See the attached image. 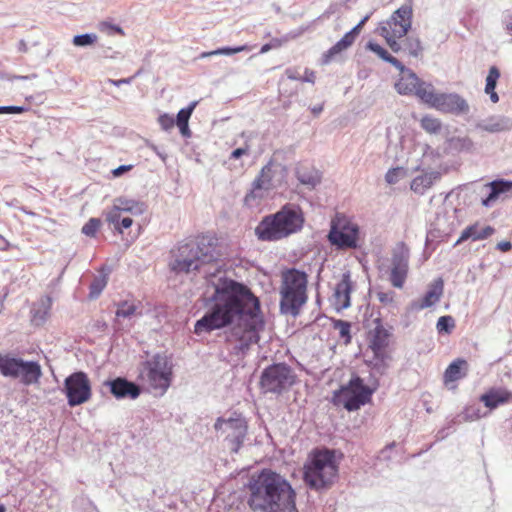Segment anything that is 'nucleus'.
I'll list each match as a JSON object with an SVG mask.
<instances>
[{"label":"nucleus","instance_id":"nucleus-61","mask_svg":"<svg viewBox=\"0 0 512 512\" xmlns=\"http://www.w3.org/2000/svg\"><path fill=\"white\" fill-rule=\"evenodd\" d=\"M512 244L509 241H501L497 244V249H499L502 252H507L511 250Z\"/></svg>","mask_w":512,"mask_h":512},{"label":"nucleus","instance_id":"nucleus-38","mask_svg":"<svg viewBox=\"0 0 512 512\" xmlns=\"http://www.w3.org/2000/svg\"><path fill=\"white\" fill-rule=\"evenodd\" d=\"M98 37L94 33L78 34L73 37L72 43L77 47H87L93 45Z\"/></svg>","mask_w":512,"mask_h":512},{"label":"nucleus","instance_id":"nucleus-2","mask_svg":"<svg viewBox=\"0 0 512 512\" xmlns=\"http://www.w3.org/2000/svg\"><path fill=\"white\" fill-rule=\"evenodd\" d=\"M247 490V504L254 512H298L290 483L271 470L253 475Z\"/></svg>","mask_w":512,"mask_h":512},{"label":"nucleus","instance_id":"nucleus-20","mask_svg":"<svg viewBox=\"0 0 512 512\" xmlns=\"http://www.w3.org/2000/svg\"><path fill=\"white\" fill-rule=\"evenodd\" d=\"M475 128L488 133H501L512 130V117L494 114L476 122Z\"/></svg>","mask_w":512,"mask_h":512},{"label":"nucleus","instance_id":"nucleus-48","mask_svg":"<svg viewBox=\"0 0 512 512\" xmlns=\"http://www.w3.org/2000/svg\"><path fill=\"white\" fill-rule=\"evenodd\" d=\"M437 329L441 332L450 333L451 330L454 328L455 323L454 319L451 316H441L437 321Z\"/></svg>","mask_w":512,"mask_h":512},{"label":"nucleus","instance_id":"nucleus-49","mask_svg":"<svg viewBox=\"0 0 512 512\" xmlns=\"http://www.w3.org/2000/svg\"><path fill=\"white\" fill-rule=\"evenodd\" d=\"M158 122L162 129L168 131L172 129L175 125V119L169 114H163L159 117Z\"/></svg>","mask_w":512,"mask_h":512},{"label":"nucleus","instance_id":"nucleus-6","mask_svg":"<svg viewBox=\"0 0 512 512\" xmlns=\"http://www.w3.org/2000/svg\"><path fill=\"white\" fill-rule=\"evenodd\" d=\"M296 374L288 364L273 363L263 369L260 376V389L264 394L281 395L296 382Z\"/></svg>","mask_w":512,"mask_h":512},{"label":"nucleus","instance_id":"nucleus-13","mask_svg":"<svg viewBox=\"0 0 512 512\" xmlns=\"http://www.w3.org/2000/svg\"><path fill=\"white\" fill-rule=\"evenodd\" d=\"M390 333L382 325L378 324L370 333L369 348L373 352V368L383 373L387 367L386 361L389 358L387 347L389 345Z\"/></svg>","mask_w":512,"mask_h":512},{"label":"nucleus","instance_id":"nucleus-16","mask_svg":"<svg viewBox=\"0 0 512 512\" xmlns=\"http://www.w3.org/2000/svg\"><path fill=\"white\" fill-rule=\"evenodd\" d=\"M372 12L365 15L361 21L354 26L349 32H347L339 41H337L328 51L322 56V64L327 65L342 51L349 48L356 40L364 24L371 17Z\"/></svg>","mask_w":512,"mask_h":512},{"label":"nucleus","instance_id":"nucleus-46","mask_svg":"<svg viewBox=\"0 0 512 512\" xmlns=\"http://www.w3.org/2000/svg\"><path fill=\"white\" fill-rule=\"evenodd\" d=\"M101 226L99 218H90L88 222L82 227V233L88 237H95L98 229Z\"/></svg>","mask_w":512,"mask_h":512},{"label":"nucleus","instance_id":"nucleus-8","mask_svg":"<svg viewBox=\"0 0 512 512\" xmlns=\"http://www.w3.org/2000/svg\"><path fill=\"white\" fill-rule=\"evenodd\" d=\"M0 373L5 377H21V382L25 385L37 383L42 376L38 362L24 361L9 354H0Z\"/></svg>","mask_w":512,"mask_h":512},{"label":"nucleus","instance_id":"nucleus-1","mask_svg":"<svg viewBox=\"0 0 512 512\" xmlns=\"http://www.w3.org/2000/svg\"><path fill=\"white\" fill-rule=\"evenodd\" d=\"M211 239L205 236L179 244L172 251L170 269L176 274L203 271L206 277L204 315L194 325L198 336L231 327L225 339L236 355L260 339L265 321L260 300L243 283L228 278L216 260Z\"/></svg>","mask_w":512,"mask_h":512},{"label":"nucleus","instance_id":"nucleus-10","mask_svg":"<svg viewBox=\"0 0 512 512\" xmlns=\"http://www.w3.org/2000/svg\"><path fill=\"white\" fill-rule=\"evenodd\" d=\"M214 429L225 436L230 450L238 453L247 435L248 425L244 417L234 414L229 418L218 417Z\"/></svg>","mask_w":512,"mask_h":512},{"label":"nucleus","instance_id":"nucleus-43","mask_svg":"<svg viewBox=\"0 0 512 512\" xmlns=\"http://www.w3.org/2000/svg\"><path fill=\"white\" fill-rule=\"evenodd\" d=\"M106 284L107 278L105 275L95 278L90 284V298H97L105 288Z\"/></svg>","mask_w":512,"mask_h":512},{"label":"nucleus","instance_id":"nucleus-64","mask_svg":"<svg viewBox=\"0 0 512 512\" xmlns=\"http://www.w3.org/2000/svg\"><path fill=\"white\" fill-rule=\"evenodd\" d=\"M27 50L28 48L26 42L24 40H20L18 43V51L25 53Z\"/></svg>","mask_w":512,"mask_h":512},{"label":"nucleus","instance_id":"nucleus-63","mask_svg":"<svg viewBox=\"0 0 512 512\" xmlns=\"http://www.w3.org/2000/svg\"><path fill=\"white\" fill-rule=\"evenodd\" d=\"M323 111V104H320V105H316L314 107L311 108V112L317 116L319 115L321 112Z\"/></svg>","mask_w":512,"mask_h":512},{"label":"nucleus","instance_id":"nucleus-21","mask_svg":"<svg viewBox=\"0 0 512 512\" xmlns=\"http://www.w3.org/2000/svg\"><path fill=\"white\" fill-rule=\"evenodd\" d=\"M272 162L266 164L260 171L259 176L252 183V190L245 196V203L252 205V201L261 198L262 190H269L272 186Z\"/></svg>","mask_w":512,"mask_h":512},{"label":"nucleus","instance_id":"nucleus-33","mask_svg":"<svg viewBox=\"0 0 512 512\" xmlns=\"http://www.w3.org/2000/svg\"><path fill=\"white\" fill-rule=\"evenodd\" d=\"M467 362L463 359H457L453 361L445 370L444 380L446 383L460 380L465 376L462 372V367L466 366Z\"/></svg>","mask_w":512,"mask_h":512},{"label":"nucleus","instance_id":"nucleus-29","mask_svg":"<svg viewBox=\"0 0 512 512\" xmlns=\"http://www.w3.org/2000/svg\"><path fill=\"white\" fill-rule=\"evenodd\" d=\"M412 94L416 95L422 102L433 108L439 96V93L435 92L434 86L431 83H427L422 80L418 82L417 87Z\"/></svg>","mask_w":512,"mask_h":512},{"label":"nucleus","instance_id":"nucleus-28","mask_svg":"<svg viewBox=\"0 0 512 512\" xmlns=\"http://www.w3.org/2000/svg\"><path fill=\"white\" fill-rule=\"evenodd\" d=\"M441 174L437 171H430L415 177L411 182V190L417 194H424L427 189H429L433 183L439 180Z\"/></svg>","mask_w":512,"mask_h":512},{"label":"nucleus","instance_id":"nucleus-42","mask_svg":"<svg viewBox=\"0 0 512 512\" xmlns=\"http://www.w3.org/2000/svg\"><path fill=\"white\" fill-rule=\"evenodd\" d=\"M334 328L339 331V335L341 338L345 340V344L350 343L351 341V324L348 321L344 320H336L334 322Z\"/></svg>","mask_w":512,"mask_h":512},{"label":"nucleus","instance_id":"nucleus-4","mask_svg":"<svg viewBox=\"0 0 512 512\" xmlns=\"http://www.w3.org/2000/svg\"><path fill=\"white\" fill-rule=\"evenodd\" d=\"M307 274L295 268L282 272L280 287V311L282 314L293 317L299 314L300 308L306 303Z\"/></svg>","mask_w":512,"mask_h":512},{"label":"nucleus","instance_id":"nucleus-19","mask_svg":"<svg viewBox=\"0 0 512 512\" xmlns=\"http://www.w3.org/2000/svg\"><path fill=\"white\" fill-rule=\"evenodd\" d=\"M104 385L109 388L110 393L116 399L128 398L134 400L141 394L140 386L124 377L107 380L104 382Z\"/></svg>","mask_w":512,"mask_h":512},{"label":"nucleus","instance_id":"nucleus-60","mask_svg":"<svg viewBox=\"0 0 512 512\" xmlns=\"http://www.w3.org/2000/svg\"><path fill=\"white\" fill-rule=\"evenodd\" d=\"M133 223V220L130 218V217H123L119 223L120 225V233H122V230L123 229H127L129 227H131Z\"/></svg>","mask_w":512,"mask_h":512},{"label":"nucleus","instance_id":"nucleus-37","mask_svg":"<svg viewBox=\"0 0 512 512\" xmlns=\"http://www.w3.org/2000/svg\"><path fill=\"white\" fill-rule=\"evenodd\" d=\"M421 127L428 133L436 134L441 129V122L437 118L424 116L421 119Z\"/></svg>","mask_w":512,"mask_h":512},{"label":"nucleus","instance_id":"nucleus-54","mask_svg":"<svg viewBox=\"0 0 512 512\" xmlns=\"http://www.w3.org/2000/svg\"><path fill=\"white\" fill-rule=\"evenodd\" d=\"M388 63H390L392 66H394L396 69H398L402 74H404V72H407L409 71L410 69H407L397 58L395 57H391L390 59H388Z\"/></svg>","mask_w":512,"mask_h":512},{"label":"nucleus","instance_id":"nucleus-27","mask_svg":"<svg viewBox=\"0 0 512 512\" xmlns=\"http://www.w3.org/2000/svg\"><path fill=\"white\" fill-rule=\"evenodd\" d=\"M296 178L309 189H314L321 182V174L313 167L300 166L296 169Z\"/></svg>","mask_w":512,"mask_h":512},{"label":"nucleus","instance_id":"nucleus-39","mask_svg":"<svg viewBox=\"0 0 512 512\" xmlns=\"http://www.w3.org/2000/svg\"><path fill=\"white\" fill-rule=\"evenodd\" d=\"M500 77V71L496 66H491L486 77L485 93L495 91L497 80Z\"/></svg>","mask_w":512,"mask_h":512},{"label":"nucleus","instance_id":"nucleus-31","mask_svg":"<svg viewBox=\"0 0 512 512\" xmlns=\"http://www.w3.org/2000/svg\"><path fill=\"white\" fill-rule=\"evenodd\" d=\"M114 205L121 212H127L132 215H141L146 210V205L143 202L125 197H118L114 200Z\"/></svg>","mask_w":512,"mask_h":512},{"label":"nucleus","instance_id":"nucleus-53","mask_svg":"<svg viewBox=\"0 0 512 512\" xmlns=\"http://www.w3.org/2000/svg\"><path fill=\"white\" fill-rule=\"evenodd\" d=\"M377 298L383 304H390L393 302L394 293L391 291L390 292H378Z\"/></svg>","mask_w":512,"mask_h":512},{"label":"nucleus","instance_id":"nucleus-24","mask_svg":"<svg viewBox=\"0 0 512 512\" xmlns=\"http://www.w3.org/2000/svg\"><path fill=\"white\" fill-rule=\"evenodd\" d=\"M352 291V282L350 273L342 275V279L336 284L334 290L335 305L338 309H346L350 306V294Z\"/></svg>","mask_w":512,"mask_h":512},{"label":"nucleus","instance_id":"nucleus-34","mask_svg":"<svg viewBox=\"0 0 512 512\" xmlns=\"http://www.w3.org/2000/svg\"><path fill=\"white\" fill-rule=\"evenodd\" d=\"M474 146L473 140L468 136H457L449 139V147L457 152H471Z\"/></svg>","mask_w":512,"mask_h":512},{"label":"nucleus","instance_id":"nucleus-51","mask_svg":"<svg viewBox=\"0 0 512 512\" xmlns=\"http://www.w3.org/2000/svg\"><path fill=\"white\" fill-rule=\"evenodd\" d=\"M26 110L23 106H0V114L1 113H7V114H20Z\"/></svg>","mask_w":512,"mask_h":512},{"label":"nucleus","instance_id":"nucleus-35","mask_svg":"<svg viewBox=\"0 0 512 512\" xmlns=\"http://www.w3.org/2000/svg\"><path fill=\"white\" fill-rule=\"evenodd\" d=\"M403 51L407 52L411 57L418 58L422 55L423 47L418 37H407L403 41Z\"/></svg>","mask_w":512,"mask_h":512},{"label":"nucleus","instance_id":"nucleus-25","mask_svg":"<svg viewBox=\"0 0 512 512\" xmlns=\"http://www.w3.org/2000/svg\"><path fill=\"white\" fill-rule=\"evenodd\" d=\"M494 228L491 226H480L478 223L466 227L454 246L461 244L466 240L479 241L490 237L494 233Z\"/></svg>","mask_w":512,"mask_h":512},{"label":"nucleus","instance_id":"nucleus-18","mask_svg":"<svg viewBox=\"0 0 512 512\" xmlns=\"http://www.w3.org/2000/svg\"><path fill=\"white\" fill-rule=\"evenodd\" d=\"M444 291V282L442 278L435 279L429 286L425 295L417 300H413L407 307L409 312H418L420 310L429 308L436 304Z\"/></svg>","mask_w":512,"mask_h":512},{"label":"nucleus","instance_id":"nucleus-40","mask_svg":"<svg viewBox=\"0 0 512 512\" xmlns=\"http://www.w3.org/2000/svg\"><path fill=\"white\" fill-rule=\"evenodd\" d=\"M379 34L385 38L393 52L398 53L403 50V44L401 45L397 42V39H399L398 36L388 33L385 28H379Z\"/></svg>","mask_w":512,"mask_h":512},{"label":"nucleus","instance_id":"nucleus-30","mask_svg":"<svg viewBox=\"0 0 512 512\" xmlns=\"http://www.w3.org/2000/svg\"><path fill=\"white\" fill-rule=\"evenodd\" d=\"M419 81L418 76L412 70H409L400 75L399 80L395 84V88L399 94L412 95Z\"/></svg>","mask_w":512,"mask_h":512},{"label":"nucleus","instance_id":"nucleus-14","mask_svg":"<svg viewBox=\"0 0 512 512\" xmlns=\"http://www.w3.org/2000/svg\"><path fill=\"white\" fill-rule=\"evenodd\" d=\"M409 268V249L401 242L393 249L390 282L395 288H402Z\"/></svg>","mask_w":512,"mask_h":512},{"label":"nucleus","instance_id":"nucleus-56","mask_svg":"<svg viewBox=\"0 0 512 512\" xmlns=\"http://www.w3.org/2000/svg\"><path fill=\"white\" fill-rule=\"evenodd\" d=\"M248 152V145L245 147H240L232 151L231 158L232 159H239L242 155L246 154Z\"/></svg>","mask_w":512,"mask_h":512},{"label":"nucleus","instance_id":"nucleus-41","mask_svg":"<svg viewBox=\"0 0 512 512\" xmlns=\"http://www.w3.org/2000/svg\"><path fill=\"white\" fill-rule=\"evenodd\" d=\"M136 309L135 304L122 301L117 306L116 317L130 318L136 313Z\"/></svg>","mask_w":512,"mask_h":512},{"label":"nucleus","instance_id":"nucleus-32","mask_svg":"<svg viewBox=\"0 0 512 512\" xmlns=\"http://www.w3.org/2000/svg\"><path fill=\"white\" fill-rule=\"evenodd\" d=\"M52 306V299L49 296L42 297L38 303L33 307L32 313H33V321L40 325L42 324L51 309Z\"/></svg>","mask_w":512,"mask_h":512},{"label":"nucleus","instance_id":"nucleus-58","mask_svg":"<svg viewBox=\"0 0 512 512\" xmlns=\"http://www.w3.org/2000/svg\"><path fill=\"white\" fill-rule=\"evenodd\" d=\"M135 76L129 78H123L119 80L109 79L108 82L114 86H121L123 84H130Z\"/></svg>","mask_w":512,"mask_h":512},{"label":"nucleus","instance_id":"nucleus-23","mask_svg":"<svg viewBox=\"0 0 512 512\" xmlns=\"http://www.w3.org/2000/svg\"><path fill=\"white\" fill-rule=\"evenodd\" d=\"M487 196L482 199L481 203L485 207H491L501 195L512 194V181L495 180L484 186Z\"/></svg>","mask_w":512,"mask_h":512},{"label":"nucleus","instance_id":"nucleus-50","mask_svg":"<svg viewBox=\"0 0 512 512\" xmlns=\"http://www.w3.org/2000/svg\"><path fill=\"white\" fill-rule=\"evenodd\" d=\"M100 30L103 32L108 33L109 35L113 33H119L124 34L123 29L120 26L108 23V22H102L100 24Z\"/></svg>","mask_w":512,"mask_h":512},{"label":"nucleus","instance_id":"nucleus-45","mask_svg":"<svg viewBox=\"0 0 512 512\" xmlns=\"http://www.w3.org/2000/svg\"><path fill=\"white\" fill-rule=\"evenodd\" d=\"M366 49L375 53L379 58H381L385 62H388V59L392 57V55L389 54L385 48H383L381 45L373 41H369L366 44Z\"/></svg>","mask_w":512,"mask_h":512},{"label":"nucleus","instance_id":"nucleus-62","mask_svg":"<svg viewBox=\"0 0 512 512\" xmlns=\"http://www.w3.org/2000/svg\"><path fill=\"white\" fill-rule=\"evenodd\" d=\"M179 127V130H180V133L184 136V137H188L190 136V129H189V126H188V123L185 124V125H177Z\"/></svg>","mask_w":512,"mask_h":512},{"label":"nucleus","instance_id":"nucleus-52","mask_svg":"<svg viewBox=\"0 0 512 512\" xmlns=\"http://www.w3.org/2000/svg\"><path fill=\"white\" fill-rule=\"evenodd\" d=\"M399 168L389 169L385 175V180L389 184H394L398 181Z\"/></svg>","mask_w":512,"mask_h":512},{"label":"nucleus","instance_id":"nucleus-11","mask_svg":"<svg viewBox=\"0 0 512 512\" xmlns=\"http://www.w3.org/2000/svg\"><path fill=\"white\" fill-rule=\"evenodd\" d=\"M63 392L70 407L86 403L91 398V383L86 373L82 371L70 374L64 380Z\"/></svg>","mask_w":512,"mask_h":512},{"label":"nucleus","instance_id":"nucleus-3","mask_svg":"<svg viewBox=\"0 0 512 512\" xmlns=\"http://www.w3.org/2000/svg\"><path fill=\"white\" fill-rule=\"evenodd\" d=\"M304 218L296 205L286 204L278 212L265 216L255 228L261 241H278L301 230Z\"/></svg>","mask_w":512,"mask_h":512},{"label":"nucleus","instance_id":"nucleus-55","mask_svg":"<svg viewBox=\"0 0 512 512\" xmlns=\"http://www.w3.org/2000/svg\"><path fill=\"white\" fill-rule=\"evenodd\" d=\"M131 169H132L131 165H120L119 167H117L114 170H112V174H113L114 177H120L124 173L128 172Z\"/></svg>","mask_w":512,"mask_h":512},{"label":"nucleus","instance_id":"nucleus-26","mask_svg":"<svg viewBox=\"0 0 512 512\" xmlns=\"http://www.w3.org/2000/svg\"><path fill=\"white\" fill-rule=\"evenodd\" d=\"M512 393L505 389H491L480 397L481 402L489 409H495L499 405L507 403Z\"/></svg>","mask_w":512,"mask_h":512},{"label":"nucleus","instance_id":"nucleus-17","mask_svg":"<svg viewBox=\"0 0 512 512\" xmlns=\"http://www.w3.org/2000/svg\"><path fill=\"white\" fill-rule=\"evenodd\" d=\"M434 108L456 116L468 114L470 111L468 102L457 93H439Z\"/></svg>","mask_w":512,"mask_h":512},{"label":"nucleus","instance_id":"nucleus-57","mask_svg":"<svg viewBox=\"0 0 512 512\" xmlns=\"http://www.w3.org/2000/svg\"><path fill=\"white\" fill-rule=\"evenodd\" d=\"M302 82L314 83L315 82V73L309 69H305L304 77H301Z\"/></svg>","mask_w":512,"mask_h":512},{"label":"nucleus","instance_id":"nucleus-7","mask_svg":"<svg viewBox=\"0 0 512 512\" xmlns=\"http://www.w3.org/2000/svg\"><path fill=\"white\" fill-rule=\"evenodd\" d=\"M373 390L358 375L352 376L346 385L333 393L332 402L347 411H356L371 400Z\"/></svg>","mask_w":512,"mask_h":512},{"label":"nucleus","instance_id":"nucleus-44","mask_svg":"<svg viewBox=\"0 0 512 512\" xmlns=\"http://www.w3.org/2000/svg\"><path fill=\"white\" fill-rule=\"evenodd\" d=\"M197 105V102L194 101L192 103L189 104L188 107L186 108H183L181 109L178 113H177V116H176V124L177 125H185L188 123L190 117H191V114L193 112V110L195 109Z\"/></svg>","mask_w":512,"mask_h":512},{"label":"nucleus","instance_id":"nucleus-12","mask_svg":"<svg viewBox=\"0 0 512 512\" xmlns=\"http://www.w3.org/2000/svg\"><path fill=\"white\" fill-rule=\"evenodd\" d=\"M147 380L151 387L165 392L171 383L172 367L165 355L156 354L144 362Z\"/></svg>","mask_w":512,"mask_h":512},{"label":"nucleus","instance_id":"nucleus-36","mask_svg":"<svg viewBox=\"0 0 512 512\" xmlns=\"http://www.w3.org/2000/svg\"><path fill=\"white\" fill-rule=\"evenodd\" d=\"M248 50H249V47L247 45H241V46H236V47H222V48H218L213 51L202 52L200 54L199 58L203 59V58H207L210 56H216V55L230 56V55L240 53L243 51H248Z\"/></svg>","mask_w":512,"mask_h":512},{"label":"nucleus","instance_id":"nucleus-47","mask_svg":"<svg viewBox=\"0 0 512 512\" xmlns=\"http://www.w3.org/2000/svg\"><path fill=\"white\" fill-rule=\"evenodd\" d=\"M106 221L112 224L115 230L120 231V221H121V211L116 208V205L113 204L111 210L105 213Z\"/></svg>","mask_w":512,"mask_h":512},{"label":"nucleus","instance_id":"nucleus-22","mask_svg":"<svg viewBox=\"0 0 512 512\" xmlns=\"http://www.w3.org/2000/svg\"><path fill=\"white\" fill-rule=\"evenodd\" d=\"M460 212L461 210L457 208H451L437 213L434 223L435 229L444 235H449L461 224L458 216Z\"/></svg>","mask_w":512,"mask_h":512},{"label":"nucleus","instance_id":"nucleus-59","mask_svg":"<svg viewBox=\"0 0 512 512\" xmlns=\"http://www.w3.org/2000/svg\"><path fill=\"white\" fill-rule=\"evenodd\" d=\"M285 74L288 77V79L301 80L300 74L296 69L288 68L286 69Z\"/></svg>","mask_w":512,"mask_h":512},{"label":"nucleus","instance_id":"nucleus-9","mask_svg":"<svg viewBox=\"0 0 512 512\" xmlns=\"http://www.w3.org/2000/svg\"><path fill=\"white\" fill-rule=\"evenodd\" d=\"M359 226L346 216L336 214L331 220L328 241L337 249H355L358 247Z\"/></svg>","mask_w":512,"mask_h":512},{"label":"nucleus","instance_id":"nucleus-5","mask_svg":"<svg viewBox=\"0 0 512 512\" xmlns=\"http://www.w3.org/2000/svg\"><path fill=\"white\" fill-rule=\"evenodd\" d=\"M337 471L334 451L316 450L304 466V481L311 489L327 488L336 478Z\"/></svg>","mask_w":512,"mask_h":512},{"label":"nucleus","instance_id":"nucleus-15","mask_svg":"<svg viewBox=\"0 0 512 512\" xmlns=\"http://www.w3.org/2000/svg\"><path fill=\"white\" fill-rule=\"evenodd\" d=\"M413 10L410 5H402L393 12L390 18L380 28L387 29V32L404 37L411 29Z\"/></svg>","mask_w":512,"mask_h":512}]
</instances>
